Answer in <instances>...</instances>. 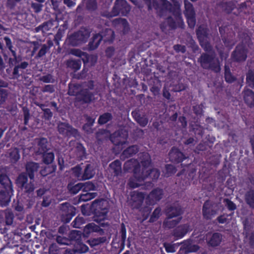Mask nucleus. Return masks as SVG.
I'll use <instances>...</instances> for the list:
<instances>
[{"label":"nucleus","mask_w":254,"mask_h":254,"mask_svg":"<svg viewBox=\"0 0 254 254\" xmlns=\"http://www.w3.org/2000/svg\"><path fill=\"white\" fill-rule=\"evenodd\" d=\"M91 210L93 213V220L99 225L94 223H89L92 232H98L100 234L104 233V230L101 227L109 226L108 222L104 221L108 219V214L110 210L109 202L104 199H95L91 205Z\"/></svg>","instance_id":"f257e3e1"},{"label":"nucleus","mask_w":254,"mask_h":254,"mask_svg":"<svg viewBox=\"0 0 254 254\" xmlns=\"http://www.w3.org/2000/svg\"><path fill=\"white\" fill-rule=\"evenodd\" d=\"M39 168L38 163L28 162L25 166L26 173H22L18 176L16 180V185L25 193L30 194L33 193L35 190V173Z\"/></svg>","instance_id":"f03ea898"},{"label":"nucleus","mask_w":254,"mask_h":254,"mask_svg":"<svg viewBox=\"0 0 254 254\" xmlns=\"http://www.w3.org/2000/svg\"><path fill=\"white\" fill-rule=\"evenodd\" d=\"M197 61L204 69L211 70L215 73H219L221 70L219 60L216 58L214 53H203Z\"/></svg>","instance_id":"7ed1b4c3"},{"label":"nucleus","mask_w":254,"mask_h":254,"mask_svg":"<svg viewBox=\"0 0 254 254\" xmlns=\"http://www.w3.org/2000/svg\"><path fill=\"white\" fill-rule=\"evenodd\" d=\"M89 37L87 32L78 30L68 35L65 42L68 46L76 47L86 42Z\"/></svg>","instance_id":"20e7f679"},{"label":"nucleus","mask_w":254,"mask_h":254,"mask_svg":"<svg viewBox=\"0 0 254 254\" xmlns=\"http://www.w3.org/2000/svg\"><path fill=\"white\" fill-rule=\"evenodd\" d=\"M130 10V6L126 0H116L110 12V16H127Z\"/></svg>","instance_id":"39448f33"},{"label":"nucleus","mask_w":254,"mask_h":254,"mask_svg":"<svg viewBox=\"0 0 254 254\" xmlns=\"http://www.w3.org/2000/svg\"><path fill=\"white\" fill-rule=\"evenodd\" d=\"M128 138V132L125 129H119L114 132L110 136V140L117 146L123 148V145L127 143Z\"/></svg>","instance_id":"423d86ee"},{"label":"nucleus","mask_w":254,"mask_h":254,"mask_svg":"<svg viewBox=\"0 0 254 254\" xmlns=\"http://www.w3.org/2000/svg\"><path fill=\"white\" fill-rule=\"evenodd\" d=\"M61 220L64 223H69L76 214V208L68 202L62 204Z\"/></svg>","instance_id":"0eeeda50"},{"label":"nucleus","mask_w":254,"mask_h":254,"mask_svg":"<svg viewBox=\"0 0 254 254\" xmlns=\"http://www.w3.org/2000/svg\"><path fill=\"white\" fill-rule=\"evenodd\" d=\"M248 50L245 45L238 44L231 54L232 59L237 62H244L247 58Z\"/></svg>","instance_id":"6e6552de"},{"label":"nucleus","mask_w":254,"mask_h":254,"mask_svg":"<svg viewBox=\"0 0 254 254\" xmlns=\"http://www.w3.org/2000/svg\"><path fill=\"white\" fill-rule=\"evenodd\" d=\"M124 170L126 172L132 171L135 176L140 178L138 176V172L140 171V164L137 159H130L126 161L124 165Z\"/></svg>","instance_id":"1a4fd4ad"},{"label":"nucleus","mask_w":254,"mask_h":254,"mask_svg":"<svg viewBox=\"0 0 254 254\" xmlns=\"http://www.w3.org/2000/svg\"><path fill=\"white\" fill-rule=\"evenodd\" d=\"M169 159L171 162L175 164L182 163L188 157L176 147H173L169 153Z\"/></svg>","instance_id":"9d476101"},{"label":"nucleus","mask_w":254,"mask_h":254,"mask_svg":"<svg viewBox=\"0 0 254 254\" xmlns=\"http://www.w3.org/2000/svg\"><path fill=\"white\" fill-rule=\"evenodd\" d=\"M226 29H227V26H221L219 28V31L225 46L228 48L231 49L235 44V33L234 32H232L231 34L232 35V36L228 37V36H227L226 37L225 36Z\"/></svg>","instance_id":"9b49d317"},{"label":"nucleus","mask_w":254,"mask_h":254,"mask_svg":"<svg viewBox=\"0 0 254 254\" xmlns=\"http://www.w3.org/2000/svg\"><path fill=\"white\" fill-rule=\"evenodd\" d=\"M94 94L88 89H81L76 95V99L82 103H90L93 100Z\"/></svg>","instance_id":"f8f14e48"},{"label":"nucleus","mask_w":254,"mask_h":254,"mask_svg":"<svg viewBox=\"0 0 254 254\" xmlns=\"http://www.w3.org/2000/svg\"><path fill=\"white\" fill-rule=\"evenodd\" d=\"M212 207L213 205L209 200L204 202L202 207V212L203 216L205 219H211L216 214V211L212 208Z\"/></svg>","instance_id":"ddd939ff"},{"label":"nucleus","mask_w":254,"mask_h":254,"mask_svg":"<svg viewBox=\"0 0 254 254\" xmlns=\"http://www.w3.org/2000/svg\"><path fill=\"white\" fill-rule=\"evenodd\" d=\"M190 227L188 224L180 225L173 230L172 235L176 240L182 239L190 231Z\"/></svg>","instance_id":"4468645a"},{"label":"nucleus","mask_w":254,"mask_h":254,"mask_svg":"<svg viewBox=\"0 0 254 254\" xmlns=\"http://www.w3.org/2000/svg\"><path fill=\"white\" fill-rule=\"evenodd\" d=\"M183 212L181 206H167L165 209V214L168 219L180 216Z\"/></svg>","instance_id":"2eb2a0df"},{"label":"nucleus","mask_w":254,"mask_h":254,"mask_svg":"<svg viewBox=\"0 0 254 254\" xmlns=\"http://www.w3.org/2000/svg\"><path fill=\"white\" fill-rule=\"evenodd\" d=\"M139 148L137 145H132L125 149L121 153L120 158L124 161L126 159L132 157L139 151Z\"/></svg>","instance_id":"dca6fc26"},{"label":"nucleus","mask_w":254,"mask_h":254,"mask_svg":"<svg viewBox=\"0 0 254 254\" xmlns=\"http://www.w3.org/2000/svg\"><path fill=\"white\" fill-rule=\"evenodd\" d=\"M140 172H144L147 171L148 168L151 164V159L149 153L146 152H143L140 154Z\"/></svg>","instance_id":"f3484780"},{"label":"nucleus","mask_w":254,"mask_h":254,"mask_svg":"<svg viewBox=\"0 0 254 254\" xmlns=\"http://www.w3.org/2000/svg\"><path fill=\"white\" fill-rule=\"evenodd\" d=\"M163 195V190L160 188H156L150 192L147 199H149L151 203H154L159 201L162 198Z\"/></svg>","instance_id":"a211bd4d"},{"label":"nucleus","mask_w":254,"mask_h":254,"mask_svg":"<svg viewBox=\"0 0 254 254\" xmlns=\"http://www.w3.org/2000/svg\"><path fill=\"white\" fill-rule=\"evenodd\" d=\"M13 191V190H8L4 189L0 191V205L1 206H5L8 205L10 201Z\"/></svg>","instance_id":"6ab92c4d"},{"label":"nucleus","mask_w":254,"mask_h":254,"mask_svg":"<svg viewBox=\"0 0 254 254\" xmlns=\"http://www.w3.org/2000/svg\"><path fill=\"white\" fill-rule=\"evenodd\" d=\"M100 34V37L102 38V41H103L105 43H112L115 39V32L110 28L105 29Z\"/></svg>","instance_id":"aec40b11"},{"label":"nucleus","mask_w":254,"mask_h":254,"mask_svg":"<svg viewBox=\"0 0 254 254\" xmlns=\"http://www.w3.org/2000/svg\"><path fill=\"white\" fill-rule=\"evenodd\" d=\"M138 174V176L140 178L135 176L134 174L133 177L129 178L128 182V185L130 188L135 189L139 187L141 185L140 183L143 182L145 180L144 177L143 176V174L141 172L139 171Z\"/></svg>","instance_id":"412c9836"},{"label":"nucleus","mask_w":254,"mask_h":254,"mask_svg":"<svg viewBox=\"0 0 254 254\" xmlns=\"http://www.w3.org/2000/svg\"><path fill=\"white\" fill-rule=\"evenodd\" d=\"M244 100L245 103L250 107H254V92L251 89L244 91Z\"/></svg>","instance_id":"4be33fe9"},{"label":"nucleus","mask_w":254,"mask_h":254,"mask_svg":"<svg viewBox=\"0 0 254 254\" xmlns=\"http://www.w3.org/2000/svg\"><path fill=\"white\" fill-rule=\"evenodd\" d=\"M143 174V176L144 177V179L147 178L151 179L152 181H156L160 175V171L158 169L153 168L152 169L148 170L144 172H141Z\"/></svg>","instance_id":"5701e85b"},{"label":"nucleus","mask_w":254,"mask_h":254,"mask_svg":"<svg viewBox=\"0 0 254 254\" xmlns=\"http://www.w3.org/2000/svg\"><path fill=\"white\" fill-rule=\"evenodd\" d=\"M131 115L134 120L141 127H145L148 122L147 118L144 115H141L137 111H132Z\"/></svg>","instance_id":"b1692460"},{"label":"nucleus","mask_w":254,"mask_h":254,"mask_svg":"<svg viewBox=\"0 0 254 254\" xmlns=\"http://www.w3.org/2000/svg\"><path fill=\"white\" fill-rule=\"evenodd\" d=\"M109 167L114 176L118 177L122 173V163L118 160H115L109 165Z\"/></svg>","instance_id":"393cba45"},{"label":"nucleus","mask_w":254,"mask_h":254,"mask_svg":"<svg viewBox=\"0 0 254 254\" xmlns=\"http://www.w3.org/2000/svg\"><path fill=\"white\" fill-rule=\"evenodd\" d=\"M102 38L100 37V34H95L89 41L88 44V49L89 51H93L97 49L99 46Z\"/></svg>","instance_id":"a878e982"},{"label":"nucleus","mask_w":254,"mask_h":254,"mask_svg":"<svg viewBox=\"0 0 254 254\" xmlns=\"http://www.w3.org/2000/svg\"><path fill=\"white\" fill-rule=\"evenodd\" d=\"M0 184L3 189L13 190L12 184L8 176L5 174L0 175Z\"/></svg>","instance_id":"bb28decb"},{"label":"nucleus","mask_w":254,"mask_h":254,"mask_svg":"<svg viewBox=\"0 0 254 254\" xmlns=\"http://www.w3.org/2000/svg\"><path fill=\"white\" fill-rule=\"evenodd\" d=\"M161 2V5L164 8L169 10L170 11H172L173 13V14L176 17V19L178 20V23L179 25L181 27V25H184V22L183 21L182 17H181V19H179L177 16H176L174 14V11L176 9L174 7V5H172L171 3H170L168 0H159Z\"/></svg>","instance_id":"cd10ccee"},{"label":"nucleus","mask_w":254,"mask_h":254,"mask_svg":"<svg viewBox=\"0 0 254 254\" xmlns=\"http://www.w3.org/2000/svg\"><path fill=\"white\" fill-rule=\"evenodd\" d=\"M95 174L93 166L88 164L86 165L82 176V180H86L92 178Z\"/></svg>","instance_id":"c85d7f7f"},{"label":"nucleus","mask_w":254,"mask_h":254,"mask_svg":"<svg viewBox=\"0 0 254 254\" xmlns=\"http://www.w3.org/2000/svg\"><path fill=\"white\" fill-rule=\"evenodd\" d=\"M222 240V235L219 233H214L212 234L207 243L209 246L215 247L218 246Z\"/></svg>","instance_id":"c756f323"},{"label":"nucleus","mask_w":254,"mask_h":254,"mask_svg":"<svg viewBox=\"0 0 254 254\" xmlns=\"http://www.w3.org/2000/svg\"><path fill=\"white\" fill-rule=\"evenodd\" d=\"M196 34L198 41L206 40L208 38V29L207 27L200 25L196 30Z\"/></svg>","instance_id":"7c9ffc66"},{"label":"nucleus","mask_w":254,"mask_h":254,"mask_svg":"<svg viewBox=\"0 0 254 254\" xmlns=\"http://www.w3.org/2000/svg\"><path fill=\"white\" fill-rule=\"evenodd\" d=\"M244 198L250 208L254 209V189H251L246 192Z\"/></svg>","instance_id":"2f4dec72"},{"label":"nucleus","mask_w":254,"mask_h":254,"mask_svg":"<svg viewBox=\"0 0 254 254\" xmlns=\"http://www.w3.org/2000/svg\"><path fill=\"white\" fill-rule=\"evenodd\" d=\"M48 150V141L47 138L42 137L39 139L38 142V152L43 154Z\"/></svg>","instance_id":"473e14b6"},{"label":"nucleus","mask_w":254,"mask_h":254,"mask_svg":"<svg viewBox=\"0 0 254 254\" xmlns=\"http://www.w3.org/2000/svg\"><path fill=\"white\" fill-rule=\"evenodd\" d=\"M168 219L167 217L164 220L163 223V226L165 229H172L175 227L182 220V217H178L177 219L170 220Z\"/></svg>","instance_id":"72a5a7b5"},{"label":"nucleus","mask_w":254,"mask_h":254,"mask_svg":"<svg viewBox=\"0 0 254 254\" xmlns=\"http://www.w3.org/2000/svg\"><path fill=\"white\" fill-rule=\"evenodd\" d=\"M185 10L184 13L185 16L195 15V12L192 4L188 0H184Z\"/></svg>","instance_id":"f704fd0d"},{"label":"nucleus","mask_w":254,"mask_h":254,"mask_svg":"<svg viewBox=\"0 0 254 254\" xmlns=\"http://www.w3.org/2000/svg\"><path fill=\"white\" fill-rule=\"evenodd\" d=\"M130 196L133 201L141 204L144 199L145 193L142 192L134 191L131 192Z\"/></svg>","instance_id":"c9c22d12"},{"label":"nucleus","mask_w":254,"mask_h":254,"mask_svg":"<svg viewBox=\"0 0 254 254\" xmlns=\"http://www.w3.org/2000/svg\"><path fill=\"white\" fill-rule=\"evenodd\" d=\"M82 232L78 230H72L69 234L68 237L72 244L79 243L82 241Z\"/></svg>","instance_id":"e433bc0d"},{"label":"nucleus","mask_w":254,"mask_h":254,"mask_svg":"<svg viewBox=\"0 0 254 254\" xmlns=\"http://www.w3.org/2000/svg\"><path fill=\"white\" fill-rule=\"evenodd\" d=\"M66 65L68 68L76 71L81 67V61L80 60H68L66 62Z\"/></svg>","instance_id":"4c0bfd02"},{"label":"nucleus","mask_w":254,"mask_h":254,"mask_svg":"<svg viewBox=\"0 0 254 254\" xmlns=\"http://www.w3.org/2000/svg\"><path fill=\"white\" fill-rule=\"evenodd\" d=\"M75 151L77 157L80 160H83L86 158V152L85 148L81 143H78L75 148Z\"/></svg>","instance_id":"58836bf2"},{"label":"nucleus","mask_w":254,"mask_h":254,"mask_svg":"<svg viewBox=\"0 0 254 254\" xmlns=\"http://www.w3.org/2000/svg\"><path fill=\"white\" fill-rule=\"evenodd\" d=\"M79 194L78 201L79 202H86L94 198L97 195V192H84Z\"/></svg>","instance_id":"ea45409f"},{"label":"nucleus","mask_w":254,"mask_h":254,"mask_svg":"<svg viewBox=\"0 0 254 254\" xmlns=\"http://www.w3.org/2000/svg\"><path fill=\"white\" fill-rule=\"evenodd\" d=\"M224 78L225 81L229 83H232L237 79L236 77L233 75L229 66H225Z\"/></svg>","instance_id":"a19ab883"},{"label":"nucleus","mask_w":254,"mask_h":254,"mask_svg":"<svg viewBox=\"0 0 254 254\" xmlns=\"http://www.w3.org/2000/svg\"><path fill=\"white\" fill-rule=\"evenodd\" d=\"M74 249L76 251L77 253L82 254L88 252L89 248L87 245L83 244L81 241L79 243H73Z\"/></svg>","instance_id":"79ce46f5"},{"label":"nucleus","mask_w":254,"mask_h":254,"mask_svg":"<svg viewBox=\"0 0 254 254\" xmlns=\"http://www.w3.org/2000/svg\"><path fill=\"white\" fill-rule=\"evenodd\" d=\"M42 154V161L44 164L49 165L53 163L55 159V155L53 152H46Z\"/></svg>","instance_id":"37998d69"},{"label":"nucleus","mask_w":254,"mask_h":254,"mask_svg":"<svg viewBox=\"0 0 254 254\" xmlns=\"http://www.w3.org/2000/svg\"><path fill=\"white\" fill-rule=\"evenodd\" d=\"M147 6L148 10H151L153 8L158 10L160 8V4L157 0H143Z\"/></svg>","instance_id":"c03bdc74"},{"label":"nucleus","mask_w":254,"mask_h":254,"mask_svg":"<svg viewBox=\"0 0 254 254\" xmlns=\"http://www.w3.org/2000/svg\"><path fill=\"white\" fill-rule=\"evenodd\" d=\"M112 115L110 113H105L101 115L98 120V123L100 125H103L112 119Z\"/></svg>","instance_id":"a18cd8bd"},{"label":"nucleus","mask_w":254,"mask_h":254,"mask_svg":"<svg viewBox=\"0 0 254 254\" xmlns=\"http://www.w3.org/2000/svg\"><path fill=\"white\" fill-rule=\"evenodd\" d=\"M165 168L164 176L167 178L173 176L177 171L176 167L172 164H166Z\"/></svg>","instance_id":"49530a36"},{"label":"nucleus","mask_w":254,"mask_h":254,"mask_svg":"<svg viewBox=\"0 0 254 254\" xmlns=\"http://www.w3.org/2000/svg\"><path fill=\"white\" fill-rule=\"evenodd\" d=\"M246 83L249 87L254 88V71L252 70H249L246 74Z\"/></svg>","instance_id":"de8ad7c7"},{"label":"nucleus","mask_w":254,"mask_h":254,"mask_svg":"<svg viewBox=\"0 0 254 254\" xmlns=\"http://www.w3.org/2000/svg\"><path fill=\"white\" fill-rule=\"evenodd\" d=\"M85 222L86 220L84 217L78 216L74 219L71 224L73 228H81Z\"/></svg>","instance_id":"09e8293b"},{"label":"nucleus","mask_w":254,"mask_h":254,"mask_svg":"<svg viewBox=\"0 0 254 254\" xmlns=\"http://www.w3.org/2000/svg\"><path fill=\"white\" fill-rule=\"evenodd\" d=\"M161 214V209L160 207H157L154 209L152 214L151 215L149 218V222L150 223H153L156 221L160 217Z\"/></svg>","instance_id":"8fccbe9b"},{"label":"nucleus","mask_w":254,"mask_h":254,"mask_svg":"<svg viewBox=\"0 0 254 254\" xmlns=\"http://www.w3.org/2000/svg\"><path fill=\"white\" fill-rule=\"evenodd\" d=\"M57 169L56 165H52L51 167H45L44 168L40 170V173L41 176L45 177L49 174L54 173L56 171Z\"/></svg>","instance_id":"3c124183"},{"label":"nucleus","mask_w":254,"mask_h":254,"mask_svg":"<svg viewBox=\"0 0 254 254\" xmlns=\"http://www.w3.org/2000/svg\"><path fill=\"white\" fill-rule=\"evenodd\" d=\"M107 238L106 237H101L96 238H92L89 240L90 246L93 247L98 246L106 242Z\"/></svg>","instance_id":"603ef678"},{"label":"nucleus","mask_w":254,"mask_h":254,"mask_svg":"<svg viewBox=\"0 0 254 254\" xmlns=\"http://www.w3.org/2000/svg\"><path fill=\"white\" fill-rule=\"evenodd\" d=\"M69 125L67 123L60 122L58 125V130L59 133L65 135L69 128Z\"/></svg>","instance_id":"864d4df0"},{"label":"nucleus","mask_w":254,"mask_h":254,"mask_svg":"<svg viewBox=\"0 0 254 254\" xmlns=\"http://www.w3.org/2000/svg\"><path fill=\"white\" fill-rule=\"evenodd\" d=\"M73 176L78 180H82V168L79 165H76L72 168Z\"/></svg>","instance_id":"5fc2aeb1"},{"label":"nucleus","mask_w":254,"mask_h":254,"mask_svg":"<svg viewBox=\"0 0 254 254\" xmlns=\"http://www.w3.org/2000/svg\"><path fill=\"white\" fill-rule=\"evenodd\" d=\"M8 90L0 87V105L5 102L8 96Z\"/></svg>","instance_id":"6e6d98bb"},{"label":"nucleus","mask_w":254,"mask_h":254,"mask_svg":"<svg viewBox=\"0 0 254 254\" xmlns=\"http://www.w3.org/2000/svg\"><path fill=\"white\" fill-rule=\"evenodd\" d=\"M14 218V214L12 212L7 211L5 212L4 219L6 225H11L13 224Z\"/></svg>","instance_id":"4d7b16f0"},{"label":"nucleus","mask_w":254,"mask_h":254,"mask_svg":"<svg viewBox=\"0 0 254 254\" xmlns=\"http://www.w3.org/2000/svg\"><path fill=\"white\" fill-rule=\"evenodd\" d=\"M78 86L76 84H69L67 94L70 96H75L78 94Z\"/></svg>","instance_id":"13d9d810"},{"label":"nucleus","mask_w":254,"mask_h":254,"mask_svg":"<svg viewBox=\"0 0 254 254\" xmlns=\"http://www.w3.org/2000/svg\"><path fill=\"white\" fill-rule=\"evenodd\" d=\"M97 3L96 0H87L86 2V8L90 11L96 10Z\"/></svg>","instance_id":"bf43d9fd"},{"label":"nucleus","mask_w":254,"mask_h":254,"mask_svg":"<svg viewBox=\"0 0 254 254\" xmlns=\"http://www.w3.org/2000/svg\"><path fill=\"white\" fill-rule=\"evenodd\" d=\"M9 157L12 161L17 162L20 158L19 151L17 148H14L9 153Z\"/></svg>","instance_id":"052dcab7"},{"label":"nucleus","mask_w":254,"mask_h":254,"mask_svg":"<svg viewBox=\"0 0 254 254\" xmlns=\"http://www.w3.org/2000/svg\"><path fill=\"white\" fill-rule=\"evenodd\" d=\"M223 202L230 211H234L237 208L236 204L229 198H224Z\"/></svg>","instance_id":"680f3d73"},{"label":"nucleus","mask_w":254,"mask_h":254,"mask_svg":"<svg viewBox=\"0 0 254 254\" xmlns=\"http://www.w3.org/2000/svg\"><path fill=\"white\" fill-rule=\"evenodd\" d=\"M174 2V7L176 9L174 11V14L177 16L179 19H181V12L180 9V4L177 0H172Z\"/></svg>","instance_id":"e2e57ef3"},{"label":"nucleus","mask_w":254,"mask_h":254,"mask_svg":"<svg viewBox=\"0 0 254 254\" xmlns=\"http://www.w3.org/2000/svg\"><path fill=\"white\" fill-rule=\"evenodd\" d=\"M71 193L75 194L77 193L80 190L83 191V183H78L69 189Z\"/></svg>","instance_id":"0e129e2a"},{"label":"nucleus","mask_w":254,"mask_h":254,"mask_svg":"<svg viewBox=\"0 0 254 254\" xmlns=\"http://www.w3.org/2000/svg\"><path fill=\"white\" fill-rule=\"evenodd\" d=\"M200 46L205 52H210L212 50V46L207 41V39L199 41Z\"/></svg>","instance_id":"69168bd1"},{"label":"nucleus","mask_w":254,"mask_h":254,"mask_svg":"<svg viewBox=\"0 0 254 254\" xmlns=\"http://www.w3.org/2000/svg\"><path fill=\"white\" fill-rule=\"evenodd\" d=\"M39 80L44 83H54L55 79L51 74H47L40 77Z\"/></svg>","instance_id":"338daca9"},{"label":"nucleus","mask_w":254,"mask_h":254,"mask_svg":"<svg viewBox=\"0 0 254 254\" xmlns=\"http://www.w3.org/2000/svg\"><path fill=\"white\" fill-rule=\"evenodd\" d=\"M60 248L56 244H51L49 248V254H59Z\"/></svg>","instance_id":"774afa93"}]
</instances>
